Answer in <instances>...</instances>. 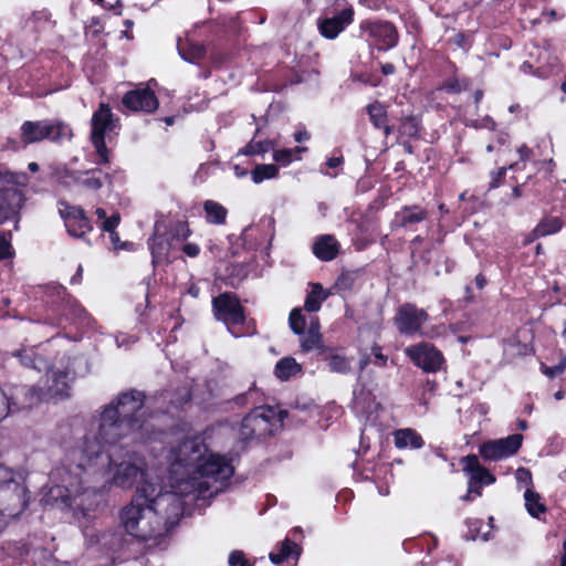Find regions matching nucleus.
Masks as SVG:
<instances>
[{
  "label": "nucleus",
  "instance_id": "obj_1",
  "mask_svg": "<svg viewBox=\"0 0 566 566\" xmlns=\"http://www.w3.org/2000/svg\"><path fill=\"white\" fill-rule=\"evenodd\" d=\"M171 489L185 496L198 493L206 496L218 493V483L228 481L234 473L231 460L211 452L201 436L185 437L165 451Z\"/></svg>",
  "mask_w": 566,
  "mask_h": 566
},
{
  "label": "nucleus",
  "instance_id": "obj_2",
  "mask_svg": "<svg viewBox=\"0 0 566 566\" xmlns=\"http://www.w3.org/2000/svg\"><path fill=\"white\" fill-rule=\"evenodd\" d=\"M184 513L181 497L172 491H164L161 483L138 486L130 502L119 513L126 533L145 544L158 547L178 523Z\"/></svg>",
  "mask_w": 566,
  "mask_h": 566
},
{
  "label": "nucleus",
  "instance_id": "obj_3",
  "mask_svg": "<svg viewBox=\"0 0 566 566\" xmlns=\"http://www.w3.org/2000/svg\"><path fill=\"white\" fill-rule=\"evenodd\" d=\"M145 395L143 391L132 389L117 395L108 405L104 406L99 415V423L95 441H102L108 447L128 438L132 442H146L156 440L155 424L146 418Z\"/></svg>",
  "mask_w": 566,
  "mask_h": 566
},
{
  "label": "nucleus",
  "instance_id": "obj_4",
  "mask_svg": "<svg viewBox=\"0 0 566 566\" xmlns=\"http://www.w3.org/2000/svg\"><path fill=\"white\" fill-rule=\"evenodd\" d=\"M106 446L102 441L85 439L77 463V469L86 475L81 483L95 481L103 473L105 467L108 468L106 473L109 475L106 482L118 488L130 489L139 479L142 481L139 486L147 482L154 483L151 473L142 458L132 454L127 460L114 462L111 454H104Z\"/></svg>",
  "mask_w": 566,
  "mask_h": 566
},
{
  "label": "nucleus",
  "instance_id": "obj_5",
  "mask_svg": "<svg viewBox=\"0 0 566 566\" xmlns=\"http://www.w3.org/2000/svg\"><path fill=\"white\" fill-rule=\"evenodd\" d=\"M28 505V489L13 478L12 471L0 465V533L9 520L20 516Z\"/></svg>",
  "mask_w": 566,
  "mask_h": 566
},
{
  "label": "nucleus",
  "instance_id": "obj_6",
  "mask_svg": "<svg viewBox=\"0 0 566 566\" xmlns=\"http://www.w3.org/2000/svg\"><path fill=\"white\" fill-rule=\"evenodd\" d=\"M118 119L115 118L111 107L107 104H101L92 117L91 140L98 157L97 164H107L109 161V150L106 147V139L112 138V134H117Z\"/></svg>",
  "mask_w": 566,
  "mask_h": 566
},
{
  "label": "nucleus",
  "instance_id": "obj_7",
  "mask_svg": "<svg viewBox=\"0 0 566 566\" xmlns=\"http://www.w3.org/2000/svg\"><path fill=\"white\" fill-rule=\"evenodd\" d=\"M282 420V411L276 412L274 408L269 406L256 407L242 419L239 438L242 441H249L255 436L271 434L273 422H281Z\"/></svg>",
  "mask_w": 566,
  "mask_h": 566
},
{
  "label": "nucleus",
  "instance_id": "obj_8",
  "mask_svg": "<svg viewBox=\"0 0 566 566\" xmlns=\"http://www.w3.org/2000/svg\"><path fill=\"white\" fill-rule=\"evenodd\" d=\"M214 316L221 321L228 332L234 337H241L243 332L239 327L244 324L245 315L242 305L233 293L224 292L212 300Z\"/></svg>",
  "mask_w": 566,
  "mask_h": 566
},
{
  "label": "nucleus",
  "instance_id": "obj_9",
  "mask_svg": "<svg viewBox=\"0 0 566 566\" xmlns=\"http://www.w3.org/2000/svg\"><path fill=\"white\" fill-rule=\"evenodd\" d=\"M354 8L349 3L340 9L325 8L316 20L317 30L323 38L335 40L354 22Z\"/></svg>",
  "mask_w": 566,
  "mask_h": 566
},
{
  "label": "nucleus",
  "instance_id": "obj_10",
  "mask_svg": "<svg viewBox=\"0 0 566 566\" xmlns=\"http://www.w3.org/2000/svg\"><path fill=\"white\" fill-rule=\"evenodd\" d=\"M360 36L378 50L388 51L398 44L399 34L396 27L388 21L364 20L359 24Z\"/></svg>",
  "mask_w": 566,
  "mask_h": 566
},
{
  "label": "nucleus",
  "instance_id": "obj_11",
  "mask_svg": "<svg viewBox=\"0 0 566 566\" xmlns=\"http://www.w3.org/2000/svg\"><path fill=\"white\" fill-rule=\"evenodd\" d=\"M410 360L426 373H437L442 368V353L429 343H419L405 348Z\"/></svg>",
  "mask_w": 566,
  "mask_h": 566
},
{
  "label": "nucleus",
  "instance_id": "obj_12",
  "mask_svg": "<svg viewBox=\"0 0 566 566\" xmlns=\"http://www.w3.org/2000/svg\"><path fill=\"white\" fill-rule=\"evenodd\" d=\"M44 391L41 388L27 385L12 386L7 392L10 413L29 410L44 400Z\"/></svg>",
  "mask_w": 566,
  "mask_h": 566
},
{
  "label": "nucleus",
  "instance_id": "obj_13",
  "mask_svg": "<svg viewBox=\"0 0 566 566\" xmlns=\"http://www.w3.org/2000/svg\"><path fill=\"white\" fill-rule=\"evenodd\" d=\"M523 436L511 434L506 438L490 440L479 448L481 457L485 460L497 461L515 454L522 446Z\"/></svg>",
  "mask_w": 566,
  "mask_h": 566
},
{
  "label": "nucleus",
  "instance_id": "obj_14",
  "mask_svg": "<svg viewBox=\"0 0 566 566\" xmlns=\"http://www.w3.org/2000/svg\"><path fill=\"white\" fill-rule=\"evenodd\" d=\"M429 315L422 308L406 303L401 305L395 316V325L399 333L413 335L420 332L422 325L428 321Z\"/></svg>",
  "mask_w": 566,
  "mask_h": 566
},
{
  "label": "nucleus",
  "instance_id": "obj_15",
  "mask_svg": "<svg viewBox=\"0 0 566 566\" xmlns=\"http://www.w3.org/2000/svg\"><path fill=\"white\" fill-rule=\"evenodd\" d=\"M345 213L347 222L354 226L350 234L355 249L358 251L366 249L373 242V239L368 238L370 234V219L356 210L348 211V209H345Z\"/></svg>",
  "mask_w": 566,
  "mask_h": 566
},
{
  "label": "nucleus",
  "instance_id": "obj_16",
  "mask_svg": "<svg viewBox=\"0 0 566 566\" xmlns=\"http://www.w3.org/2000/svg\"><path fill=\"white\" fill-rule=\"evenodd\" d=\"M122 103L127 109L134 112L153 113L158 107V99L155 93L147 87L127 92L123 96Z\"/></svg>",
  "mask_w": 566,
  "mask_h": 566
},
{
  "label": "nucleus",
  "instance_id": "obj_17",
  "mask_svg": "<svg viewBox=\"0 0 566 566\" xmlns=\"http://www.w3.org/2000/svg\"><path fill=\"white\" fill-rule=\"evenodd\" d=\"M60 137V128L50 122L27 120L21 126V139L24 144H33L45 138L56 139Z\"/></svg>",
  "mask_w": 566,
  "mask_h": 566
},
{
  "label": "nucleus",
  "instance_id": "obj_18",
  "mask_svg": "<svg viewBox=\"0 0 566 566\" xmlns=\"http://www.w3.org/2000/svg\"><path fill=\"white\" fill-rule=\"evenodd\" d=\"M428 218V212L420 206H403L398 210L390 222V228L416 230L415 226Z\"/></svg>",
  "mask_w": 566,
  "mask_h": 566
},
{
  "label": "nucleus",
  "instance_id": "obj_19",
  "mask_svg": "<svg viewBox=\"0 0 566 566\" xmlns=\"http://www.w3.org/2000/svg\"><path fill=\"white\" fill-rule=\"evenodd\" d=\"M340 244L332 234H322L313 243L314 255L324 262L333 261L339 253Z\"/></svg>",
  "mask_w": 566,
  "mask_h": 566
},
{
  "label": "nucleus",
  "instance_id": "obj_20",
  "mask_svg": "<svg viewBox=\"0 0 566 566\" xmlns=\"http://www.w3.org/2000/svg\"><path fill=\"white\" fill-rule=\"evenodd\" d=\"M463 470L470 475V479L476 481L481 486L489 485L495 482V478L483 468L476 455L470 454L463 459Z\"/></svg>",
  "mask_w": 566,
  "mask_h": 566
},
{
  "label": "nucleus",
  "instance_id": "obj_21",
  "mask_svg": "<svg viewBox=\"0 0 566 566\" xmlns=\"http://www.w3.org/2000/svg\"><path fill=\"white\" fill-rule=\"evenodd\" d=\"M324 361L329 371L346 375L352 371V359L337 348H323Z\"/></svg>",
  "mask_w": 566,
  "mask_h": 566
},
{
  "label": "nucleus",
  "instance_id": "obj_22",
  "mask_svg": "<svg viewBox=\"0 0 566 566\" xmlns=\"http://www.w3.org/2000/svg\"><path fill=\"white\" fill-rule=\"evenodd\" d=\"M101 544L107 549V554L111 558L109 565L116 566L126 559V557L122 555L125 547V539L122 534L112 533L103 535Z\"/></svg>",
  "mask_w": 566,
  "mask_h": 566
},
{
  "label": "nucleus",
  "instance_id": "obj_23",
  "mask_svg": "<svg viewBox=\"0 0 566 566\" xmlns=\"http://www.w3.org/2000/svg\"><path fill=\"white\" fill-rule=\"evenodd\" d=\"M394 442L397 449H420L424 442L422 437L411 428L398 429L394 432Z\"/></svg>",
  "mask_w": 566,
  "mask_h": 566
},
{
  "label": "nucleus",
  "instance_id": "obj_24",
  "mask_svg": "<svg viewBox=\"0 0 566 566\" xmlns=\"http://www.w3.org/2000/svg\"><path fill=\"white\" fill-rule=\"evenodd\" d=\"M205 219L209 224L222 226L227 221L228 209L214 200H206L202 203Z\"/></svg>",
  "mask_w": 566,
  "mask_h": 566
},
{
  "label": "nucleus",
  "instance_id": "obj_25",
  "mask_svg": "<svg viewBox=\"0 0 566 566\" xmlns=\"http://www.w3.org/2000/svg\"><path fill=\"white\" fill-rule=\"evenodd\" d=\"M101 176L102 171L99 169H93L76 175L73 174V185L78 188L95 191L103 185Z\"/></svg>",
  "mask_w": 566,
  "mask_h": 566
},
{
  "label": "nucleus",
  "instance_id": "obj_26",
  "mask_svg": "<svg viewBox=\"0 0 566 566\" xmlns=\"http://www.w3.org/2000/svg\"><path fill=\"white\" fill-rule=\"evenodd\" d=\"M523 497L525 502V509L532 517L539 518L542 514L546 513V504L542 495L534 489H526L524 491Z\"/></svg>",
  "mask_w": 566,
  "mask_h": 566
},
{
  "label": "nucleus",
  "instance_id": "obj_27",
  "mask_svg": "<svg viewBox=\"0 0 566 566\" xmlns=\"http://www.w3.org/2000/svg\"><path fill=\"white\" fill-rule=\"evenodd\" d=\"M98 493L95 488H86L83 493L78 494L76 499L80 502L76 503V510L73 507V518L77 516L78 512L85 517L97 505Z\"/></svg>",
  "mask_w": 566,
  "mask_h": 566
},
{
  "label": "nucleus",
  "instance_id": "obj_28",
  "mask_svg": "<svg viewBox=\"0 0 566 566\" xmlns=\"http://www.w3.org/2000/svg\"><path fill=\"white\" fill-rule=\"evenodd\" d=\"M177 49L182 60L198 63L206 54L205 46L199 43L178 40Z\"/></svg>",
  "mask_w": 566,
  "mask_h": 566
},
{
  "label": "nucleus",
  "instance_id": "obj_29",
  "mask_svg": "<svg viewBox=\"0 0 566 566\" xmlns=\"http://www.w3.org/2000/svg\"><path fill=\"white\" fill-rule=\"evenodd\" d=\"M301 365L293 357H284L276 363L274 374L279 379L285 381L301 373Z\"/></svg>",
  "mask_w": 566,
  "mask_h": 566
},
{
  "label": "nucleus",
  "instance_id": "obj_30",
  "mask_svg": "<svg viewBox=\"0 0 566 566\" xmlns=\"http://www.w3.org/2000/svg\"><path fill=\"white\" fill-rule=\"evenodd\" d=\"M69 373H55L52 379V385L49 387V392L52 398H67L70 396Z\"/></svg>",
  "mask_w": 566,
  "mask_h": 566
},
{
  "label": "nucleus",
  "instance_id": "obj_31",
  "mask_svg": "<svg viewBox=\"0 0 566 566\" xmlns=\"http://www.w3.org/2000/svg\"><path fill=\"white\" fill-rule=\"evenodd\" d=\"M327 296L328 294L319 283H313L305 298L304 308L310 313L317 312Z\"/></svg>",
  "mask_w": 566,
  "mask_h": 566
},
{
  "label": "nucleus",
  "instance_id": "obj_32",
  "mask_svg": "<svg viewBox=\"0 0 566 566\" xmlns=\"http://www.w3.org/2000/svg\"><path fill=\"white\" fill-rule=\"evenodd\" d=\"M563 222L558 217H545L535 227L532 235L537 239L557 233L562 229Z\"/></svg>",
  "mask_w": 566,
  "mask_h": 566
},
{
  "label": "nucleus",
  "instance_id": "obj_33",
  "mask_svg": "<svg viewBox=\"0 0 566 566\" xmlns=\"http://www.w3.org/2000/svg\"><path fill=\"white\" fill-rule=\"evenodd\" d=\"M298 554L300 553L297 552V545L294 542L286 538L280 544L279 552H271L269 557L273 564L280 565L289 557H297Z\"/></svg>",
  "mask_w": 566,
  "mask_h": 566
},
{
  "label": "nucleus",
  "instance_id": "obj_34",
  "mask_svg": "<svg viewBox=\"0 0 566 566\" xmlns=\"http://www.w3.org/2000/svg\"><path fill=\"white\" fill-rule=\"evenodd\" d=\"M307 147L297 146L294 148H285L273 150V159L281 166H289L294 160L301 159V154L306 151Z\"/></svg>",
  "mask_w": 566,
  "mask_h": 566
},
{
  "label": "nucleus",
  "instance_id": "obj_35",
  "mask_svg": "<svg viewBox=\"0 0 566 566\" xmlns=\"http://www.w3.org/2000/svg\"><path fill=\"white\" fill-rule=\"evenodd\" d=\"M92 231V226L82 208L73 207V237L83 238Z\"/></svg>",
  "mask_w": 566,
  "mask_h": 566
},
{
  "label": "nucleus",
  "instance_id": "obj_36",
  "mask_svg": "<svg viewBox=\"0 0 566 566\" xmlns=\"http://www.w3.org/2000/svg\"><path fill=\"white\" fill-rule=\"evenodd\" d=\"M51 25L50 13L46 10L34 11L25 21V28L39 33Z\"/></svg>",
  "mask_w": 566,
  "mask_h": 566
},
{
  "label": "nucleus",
  "instance_id": "obj_37",
  "mask_svg": "<svg viewBox=\"0 0 566 566\" xmlns=\"http://www.w3.org/2000/svg\"><path fill=\"white\" fill-rule=\"evenodd\" d=\"M279 168L273 164H260L251 171V178L254 184H261L266 179L277 177Z\"/></svg>",
  "mask_w": 566,
  "mask_h": 566
},
{
  "label": "nucleus",
  "instance_id": "obj_38",
  "mask_svg": "<svg viewBox=\"0 0 566 566\" xmlns=\"http://www.w3.org/2000/svg\"><path fill=\"white\" fill-rule=\"evenodd\" d=\"M275 143L272 140H255L252 139L239 154L245 156L263 155L270 150H274Z\"/></svg>",
  "mask_w": 566,
  "mask_h": 566
},
{
  "label": "nucleus",
  "instance_id": "obj_39",
  "mask_svg": "<svg viewBox=\"0 0 566 566\" xmlns=\"http://www.w3.org/2000/svg\"><path fill=\"white\" fill-rule=\"evenodd\" d=\"M370 120L376 128H381L387 123V112L380 103L370 104L367 108Z\"/></svg>",
  "mask_w": 566,
  "mask_h": 566
},
{
  "label": "nucleus",
  "instance_id": "obj_40",
  "mask_svg": "<svg viewBox=\"0 0 566 566\" xmlns=\"http://www.w3.org/2000/svg\"><path fill=\"white\" fill-rule=\"evenodd\" d=\"M300 336L301 347L304 352H310L315 348L322 347V335L316 334L313 331H304L303 335Z\"/></svg>",
  "mask_w": 566,
  "mask_h": 566
},
{
  "label": "nucleus",
  "instance_id": "obj_41",
  "mask_svg": "<svg viewBox=\"0 0 566 566\" xmlns=\"http://www.w3.org/2000/svg\"><path fill=\"white\" fill-rule=\"evenodd\" d=\"M73 324L75 321L85 328H91L93 326L94 319L91 317V315L86 312L84 307H82L81 304L75 302L73 300Z\"/></svg>",
  "mask_w": 566,
  "mask_h": 566
},
{
  "label": "nucleus",
  "instance_id": "obj_42",
  "mask_svg": "<svg viewBox=\"0 0 566 566\" xmlns=\"http://www.w3.org/2000/svg\"><path fill=\"white\" fill-rule=\"evenodd\" d=\"M289 324L296 335H303L306 326L305 316L300 308H293L290 313Z\"/></svg>",
  "mask_w": 566,
  "mask_h": 566
},
{
  "label": "nucleus",
  "instance_id": "obj_43",
  "mask_svg": "<svg viewBox=\"0 0 566 566\" xmlns=\"http://www.w3.org/2000/svg\"><path fill=\"white\" fill-rule=\"evenodd\" d=\"M420 129V122L416 116L406 117L400 126L399 134L408 137H417Z\"/></svg>",
  "mask_w": 566,
  "mask_h": 566
},
{
  "label": "nucleus",
  "instance_id": "obj_44",
  "mask_svg": "<svg viewBox=\"0 0 566 566\" xmlns=\"http://www.w3.org/2000/svg\"><path fill=\"white\" fill-rule=\"evenodd\" d=\"M12 233L10 231L0 232V261L14 256V250L11 244Z\"/></svg>",
  "mask_w": 566,
  "mask_h": 566
},
{
  "label": "nucleus",
  "instance_id": "obj_45",
  "mask_svg": "<svg viewBox=\"0 0 566 566\" xmlns=\"http://www.w3.org/2000/svg\"><path fill=\"white\" fill-rule=\"evenodd\" d=\"M515 480H516L517 486L520 489H522V488H525V490L526 489H534L533 488L532 473L526 468H518L515 471Z\"/></svg>",
  "mask_w": 566,
  "mask_h": 566
},
{
  "label": "nucleus",
  "instance_id": "obj_46",
  "mask_svg": "<svg viewBox=\"0 0 566 566\" xmlns=\"http://www.w3.org/2000/svg\"><path fill=\"white\" fill-rule=\"evenodd\" d=\"M20 363L28 368H36L38 355L32 349H21L15 353Z\"/></svg>",
  "mask_w": 566,
  "mask_h": 566
},
{
  "label": "nucleus",
  "instance_id": "obj_47",
  "mask_svg": "<svg viewBox=\"0 0 566 566\" xmlns=\"http://www.w3.org/2000/svg\"><path fill=\"white\" fill-rule=\"evenodd\" d=\"M355 283L354 274L350 272H343L336 280L335 286L339 291L352 290Z\"/></svg>",
  "mask_w": 566,
  "mask_h": 566
},
{
  "label": "nucleus",
  "instance_id": "obj_48",
  "mask_svg": "<svg viewBox=\"0 0 566 566\" xmlns=\"http://www.w3.org/2000/svg\"><path fill=\"white\" fill-rule=\"evenodd\" d=\"M228 564L229 566H252V564H250L241 551L231 552L229 555Z\"/></svg>",
  "mask_w": 566,
  "mask_h": 566
},
{
  "label": "nucleus",
  "instance_id": "obj_49",
  "mask_svg": "<svg viewBox=\"0 0 566 566\" xmlns=\"http://www.w3.org/2000/svg\"><path fill=\"white\" fill-rule=\"evenodd\" d=\"M61 207L59 208V212L61 218L64 220V226L69 235H71V206L65 201H60Z\"/></svg>",
  "mask_w": 566,
  "mask_h": 566
},
{
  "label": "nucleus",
  "instance_id": "obj_50",
  "mask_svg": "<svg viewBox=\"0 0 566 566\" xmlns=\"http://www.w3.org/2000/svg\"><path fill=\"white\" fill-rule=\"evenodd\" d=\"M119 221H120V217L118 213H114L112 214L111 217H107L103 222H102V230L105 231V232H112V231H116V228L117 226L119 224Z\"/></svg>",
  "mask_w": 566,
  "mask_h": 566
},
{
  "label": "nucleus",
  "instance_id": "obj_51",
  "mask_svg": "<svg viewBox=\"0 0 566 566\" xmlns=\"http://www.w3.org/2000/svg\"><path fill=\"white\" fill-rule=\"evenodd\" d=\"M148 244L153 255V263L157 264L165 255L164 248L161 247V244L157 245L155 239L149 240Z\"/></svg>",
  "mask_w": 566,
  "mask_h": 566
},
{
  "label": "nucleus",
  "instance_id": "obj_52",
  "mask_svg": "<svg viewBox=\"0 0 566 566\" xmlns=\"http://www.w3.org/2000/svg\"><path fill=\"white\" fill-rule=\"evenodd\" d=\"M69 177L70 172L67 169L53 168L51 174L52 180L61 185H67L66 179Z\"/></svg>",
  "mask_w": 566,
  "mask_h": 566
},
{
  "label": "nucleus",
  "instance_id": "obj_53",
  "mask_svg": "<svg viewBox=\"0 0 566 566\" xmlns=\"http://www.w3.org/2000/svg\"><path fill=\"white\" fill-rule=\"evenodd\" d=\"M371 355L374 356L373 363L377 366H385L388 357L381 353V348L377 345L373 346Z\"/></svg>",
  "mask_w": 566,
  "mask_h": 566
},
{
  "label": "nucleus",
  "instance_id": "obj_54",
  "mask_svg": "<svg viewBox=\"0 0 566 566\" xmlns=\"http://www.w3.org/2000/svg\"><path fill=\"white\" fill-rule=\"evenodd\" d=\"M10 413L7 392L0 387V421Z\"/></svg>",
  "mask_w": 566,
  "mask_h": 566
},
{
  "label": "nucleus",
  "instance_id": "obj_55",
  "mask_svg": "<svg viewBox=\"0 0 566 566\" xmlns=\"http://www.w3.org/2000/svg\"><path fill=\"white\" fill-rule=\"evenodd\" d=\"M388 0H359V4L369 10H380L386 6Z\"/></svg>",
  "mask_w": 566,
  "mask_h": 566
},
{
  "label": "nucleus",
  "instance_id": "obj_56",
  "mask_svg": "<svg viewBox=\"0 0 566 566\" xmlns=\"http://www.w3.org/2000/svg\"><path fill=\"white\" fill-rule=\"evenodd\" d=\"M108 235L114 250L127 249L132 245L129 242H120L119 235L116 231L109 232Z\"/></svg>",
  "mask_w": 566,
  "mask_h": 566
},
{
  "label": "nucleus",
  "instance_id": "obj_57",
  "mask_svg": "<svg viewBox=\"0 0 566 566\" xmlns=\"http://www.w3.org/2000/svg\"><path fill=\"white\" fill-rule=\"evenodd\" d=\"M182 252L189 258H196L200 253V247L197 243L188 242L182 247Z\"/></svg>",
  "mask_w": 566,
  "mask_h": 566
},
{
  "label": "nucleus",
  "instance_id": "obj_58",
  "mask_svg": "<svg viewBox=\"0 0 566 566\" xmlns=\"http://www.w3.org/2000/svg\"><path fill=\"white\" fill-rule=\"evenodd\" d=\"M471 494H475L476 496L481 495V485L476 483V481L469 480L468 484V493L463 496V500H470Z\"/></svg>",
  "mask_w": 566,
  "mask_h": 566
},
{
  "label": "nucleus",
  "instance_id": "obj_59",
  "mask_svg": "<svg viewBox=\"0 0 566 566\" xmlns=\"http://www.w3.org/2000/svg\"><path fill=\"white\" fill-rule=\"evenodd\" d=\"M517 153L520 155V159L522 161H526L531 158L533 151L530 147H527L525 144L521 145L518 148H517Z\"/></svg>",
  "mask_w": 566,
  "mask_h": 566
},
{
  "label": "nucleus",
  "instance_id": "obj_60",
  "mask_svg": "<svg viewBox=\"0 0 566 566\" xmlns=\"http://www.w3.org/2000/svg\"><path fill=\"white\" fill-rule=\"evenodd\" d=\"M136 340H137V338L135 336L119 335L116 337V343H117L118 347H122V346H125L128 344H134V343H136Z\"/></svg>",
  "mask_w": 566,
  "mask_h": 566
},
{
  "label": "nucleus",
  "instance_id": "obj_61",
  "mask_svg": "<svg viewBox=\"0 0 566 566\" xmlns=\"http://www.w3.org/2000/svg\"><path fill=\"white\" fill-rule=\"evenodd\" d=\"M565 369V366H556V367H544L543 373L548 377H554L556 374H562Z\"/></svg>",
  "mask_w": 566,
  "mask_h": 566
},
{
  "label": "nucleus",
  "instance_id": "obj_62",
  "mask_svg": "<svg viewBox=\"0 0 566 566\" xmlns=\"http://www.w3.org/2000/svg\"><path fill=\"white\" fill-rule=\"evenodd\" d=\"M343 161H344V159H343V157H342V156H338V157H331V158H328V159H327V161H326V166H327L328 168L334 169V168L339 167V166L343 164Z\"/></svg>",
  "mask_w": 566,
  "mask_h": 566
},
{
  "label": "nucleus",
  "instance_id": "obj_63",
  "mask_svg": "<svg viewBox=\"0 0 566 566\" xmlns=\"http://www.w3.org/2000/svg\"><path fill=\"white\" fill-rule=\"evenodd\" d=\"M328 6L326 8L331 9H340L345 6V3H348L347 0H324Z\"/></svg>",
  "mask_w": 566,
  "mask_h": 566
},
{
  "label": "nucleus",
  "instance_id": "obj_64",
  "mask_svg": "<svg viewBox=\"0 0 566 566\" xmlns=\"http://www.w3.org/2000/svg\"><path fill=\"white\" fill-rule=\"evenodd\" d=\"M319 328H321V326H319L318 318L317 317H312L310 323H308L307 329L308 331H313L316 334H321L319 333Z\"/></svg>",
  "mask_w": 566,
  "mask_h": 566
}]
</instances>
